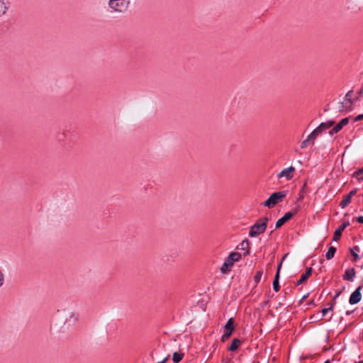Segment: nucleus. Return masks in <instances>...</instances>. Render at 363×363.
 <instances>
[{"label": "nucleus", "mask_w": 363, "mask_h": 363, "mask_svg": "<svg viewBox=\"0 0 363 363\" xmlns=\"http://www.w3.org/2000/svg\"><path fill=\"white\" fill-rule=\"evenodd\" d=\"M233 323V319L232 318H229L224 327L225 333L221 337L222 342H225V340H227L232 335L234 330Z\"/></svg>", "instance_id": "nucleus-6"}, {"label": "nucleus", "mask_w": 363, "mask_h": 363, "mask_svg": "<svg viewBox=\"0 0 363 363\" xmlns=\"http://www.w3.org/2000/svg\"><path fill=\"white\" fill-rule=\"evenodd\" d=\"M362 120H363V115H357L354 118V121L357 122V121H362Z\"/></svg>", "instance_id": "nucleus-30"}, {"label": "nucleus", "mask_w": 363, "mask_h": 363, "mask_svg": "<svg viewBox=\"0 0 363 363\" xmlns=\"http://www.w3.org/2000/svg\"><path fill=\"white\" fill-rule=\"evenodd\" d=\"M324 363H330L328 361L325 362Z\"/></svg>", "instance_id": "nucleus-41"}, {"label": "nucleus", "mask_w": 363, "mask_h": 363, "mask_svg": "<svg viewBox=\"0 0 363 363\" xmlns=\"http://www.w3.org/2000/svg\"><path fill=\"white\" fill-rule=\"evenodd\" d=\"M361 289H362V287L359 286L351 294V296L350 297V300H349V302H350V303L351 305L356 304V303H359L361 301V298H362V295H361V293H360Z\"/></svg>", "instance_id": "nucleus-9"}, {"label": "nucleus", "mask_w": 363, "mask_h": 363, "mask_svg": "<svg viewBox=\"0 0 363 363\" xmlns=\"http://www.w3.org/2000/svg\"><path fill=\"white\" fill-rule=\"evenodd\" d=\"M350 225L348 221L343 223L341 225H340L335 231L333 235V240L337 241L342 235V231Z\"/></svg>", "instance_id": "nucleus-12"}, {"label": "nucleus", "mask_w": 363, "mask_h": 363, "mask_svg": "<svg viewBox=\"0 0 363 363\" xmlns=\"http://www.w3.org/2000/svg\"><path fill=\"white\" fill-rule=\"evenodd\" d=\"M328 106H329V105H327V106L324 108V109H323V111H324V112H327V111H328V110H329Z\"/></svg>", "instance_id": "nucleus-37"}, {"label": "nucleus", "mask_w": 363, "mask_h": 363, "mask_svg": "<svg viewBox=\"0 0 363 363\" xmlns=\"http://www.w3.org/2000/svg\"><path fill=\"white\" fill-rule=\"evenodd\" d=\"M312 274V269L311 267L307 269L306 272L303 274L300 278V279L296 282V285L298 286L301 285L306 281V280L309 278V277Z\"/></svg>", "instance_id": "nucleus-16"}, {"label": "nucleus", "mask_w": 363, "mask_h": 363, "mask_svg": "<svg viewBox=\"0 0 363 363\" xmlns=\"http://www.w3.org/2000/svg\"><path fill=\"white\" fill-rule=\"evenodd\" d=\"M6 9L7 8L6 7L4 2L2 0H0V16L5 13Z\"/></svg>", "instance_id": "nucleus-28"}, {"label": "nucleus", "mask_w": 363, "mask_h": 363, "mask_svg": "<svg viewBox=\"0 0 363 363\" xmlns=\"http://www.w3.org/2000/svg\"><path fill=\"white\" fill-rule=\"evenodd\" d=\"M358 178H359V179H363V176L362 177L361 176V177H359Z\"/></svg>", "instance_id": "nucleus-38"}, {"label": "nucleus", "mask_w": 363, "mask_h": 363, "mask_svg": "<svg viewBox=\"0 0 363 363\" xmlns=\"http://www.w3.org/2000/svg\"><path fill=\"white\" fill-rule=\"evenodd\" d=\"M5 277L3 272L0 269V288L4 285Z\"/></svg>", "instance_id": "nucleus-29"}, {"label": "nucleus", "mask_w": 363, "mask_h": 363, "mask_svg": "<svg viewBox=\"0 0 363 363\" xmlns=\"http://www.w3.org/2000/svg\"><path fill=\"white\" fill-rule=\"evenodd\" d=\"M356 103H357V101L355 100L354 101H351V100L345 101V99H343V101L342 102L338 103V111L340 113L351 112L354 109Z\"/></svg>", "instance_id": "nucleus-5"}, {"label": "nucleus", "mask_w": 363, "mask_h": 363, "mask_svg": "<svg viewBox=\"0 0 363 363\" xmlns=\"http://www.w3.org/2000/svg\"><path fill=\"white\" fill-rule=\"evenodd\" d=\"M241 259V254L237 252H231L225 259L224 263L220 267V272L223 274H228L230 268L235 262H238Z\"/></svg>", "instance_id": "nucleus-2"}, {"label": "nucleus", "mask_w": 363, "mask_h": 363, "mask_svg": "<svg viewBox=\"0 0 363 363\" xmlns=\"http://www.w3.org/2000/svg\"><path fill=\"white\" fill-rule=\"evenodd\" d=\"M334 124L333 121H328L324 123H321L317 128V130L321 134L323 131L330 128Z\"/></svg>", "instance_id": "nucleus-14"}, {"label": "nucleus", "mask_w": 363, "mask_h": 363, "mask_svg": "<svg viewBox=\"0 0 363 363\" xmlns=\"http://www.w3.org/2000/svg\"><path fill=\"white\" fill-rule=\"evenodd\" d=\"M76 96V94L74 92H69L63 96V101L65 102H68L70 100L73 99Z\"/></svg>", "instance_id": "nucleus-23"}, {"label": "nucleus", "mask_w": 363, "mask_h": 363, "mask_svg": "<svg viewBox=\"0 0 363 363\" xmlns=\"http://www.w3.org/2000/svg\"><path fill=\"white\" fill-rule=\"evenodd\" d=\"M285 196V191L274 192L272 194H271V196L267 199V200L262 203V205L269 208H272L277 203L281 202Z\"/></svg>", "instance_id": "nucleus-4"}, {"label": "nucleus", "mask_w": 363, "mask_h": 363, "mask_svg": "<svg viewBox=\"0 0 363 363\" xmlns=\"http://www.w3.org/2000/svg\"><path fill=\"white\" fill-rule=\"evenodd\" d=\"M294 214L295 213L292 212H287L286 213H285V215L282 218H279L277 221L275 228H279L281 227L286 221L291 219Z\"/></svg>", "instance_id": "nucleus-13"}, {"label": "nucleus", "mask_w": 363, "mask_h": 363, "mask_svg": "<svg viewBox=\"0 0 363 363\" xmlns=\"http://www.w3.org/2000/svg\"><path fill=\"white\" fill-rule=\"evenodd\" d=\"M347 9L348 10H351L352 11H358L360 10V7H359L356 4H354L353 3H351L348 6H347Z\"/></svg>", "instance_id": "nucleus-25"}, {"label": "nucleus", "mask_w": 363, "mask_h": 363, "mask_svg": "<svg viewBox=\"0 0 363 363\" xmlns=\"http://www.w3.org/2000/svg\"><path fill=\"white\" fill-rule=\"evenodd\" d=\"M333 306H334V303H332L329 308H323V309H322V310H321L322 316H321V318H320V320L323 316H325V314H326L328 311H332V310H333Z\"/></svg>", "instance_id": "nucleus-27"}, {"label": "nucleus", "mask_w": 363, "mask_h": 363, "mask_svg": "<svg viewBox=\"0 0 363 363\" xmlns=\"http://www.w3.org/2000/svg\"><path fill=\"white\" fill-rule=\"evenodd\" d=\"M353 95H354V91L352 89L348 91L344 97L345 101H348V100L354 101V97H353Z\"/></svg>", "instance_id": "nucleus-24"}, {"label": "nucleus", "mask_w": 363, "mask_h": 363, "mask_svg": "<svg viewBox=\"0 0 363 363\" xmlns=\"http://www.w3.org/2000/svg\"><path fill=\"white\" fill-rule=\"evenodd\" d=\"M357 221L359 223H363V216H359L357 218Z\"/></svg>", "instance_id": "nucleus-33"}, {"label": "nucleus", "mask_w": 363, "mask_h": 363, "mask_svg": "<svg viewBox=\"0 0 363 363\" xmlns=\"http://www.w3.org/2000/svg\"><path fill=\"white\" fill-rule=\"evenodd\" d=\"M355 363H363V362H362V361H361V362H355Z\"/></svg>", "instance_id": "nucleus-40"}, {"label": "nucleus", "mask_w": 363, "mask_h": 363, "mask_svg": "<svg viewBox=\"0 0 363 363\" xmlns=\"http://www.w3.org/2000/svg\"><path fill=\"white\" fill-rule=\"evenodd\" d=\"M241 341L238 338H234L228 347V350L230 352L235 351L240 345Z\"/></svg>", "instance_id": "nucleus-18"}, {"label": "nucleus", "mask_w": 363, "mask_h": 363, "mask_svg": "<svg viewBox=\"0 0 363 363\" xmlns=\"http://www.w3.org/2000/svg\"><path fill=\"white\" fill-rule=\"evenodd\" d=\"M359 251V248L358 246H355L353 248L350 249V252L354 257V260L357 261L359 259V255H357V252Z\"/></svg>", "instance_id": "nucleus-22"}, {"label": "nucleus", "mask_w": 363, "mask_h": 363, "mask_svg": "<svg viewBox=\"0 0 363 363\" xmlns=\"http://www.w3.org/2000/svg\"><path fill=\"white\" fill-rule=\"evenodd\" d=\"M341 294V291L337 292L334 296V299H336Z\"/></svg>", "instance_id": "nucleus-36"}, {"label": "nucleus", "mask_w": 363, "mask_h": 363, "mask_svg": "<svg viewBox=\"0 0 363 363\" xmlns=\"http://www.w3.org/2000/svg\"><path fill=\"white\" fill-rule=\"evenodd\" d=\"M357 193V189L352 190L347 196H350V199H352V196H354Z\"/></svg>", "instance_id": "nucleus-31"}, {"label": "nucleus", "mask_w": 363, "mask_h": 363, "mask_svg": "<svg viewBox=\"0 0 363 363\" xmlns=\"http://www.w3.org/2000/svg\"><path fill=\"white\" fill-rule=\"evenodd\" d=\"M238 95H239V93H238L236 96H235V97H234V101H235V102L236 101H238V102L240 101V100L241 97H240H240H238Z\"/></svg>", "instance_id": "nucleus-32"}, {"label": "nucleus", "mask_w": 363, "mask_h": 363, "mask_svg": "<svg viewBox=\"0 0 363 363\" xmlns=\"http://www.w3.org/2000/svg\"><path fill=\"white\" fill-rule=\"evenodd\" d=\"M320 135V133L317 129H314L312 133L308 135L307 138L304 140L300 145V147L301 149H305L307 147V146L311 143L312 145L314 144L315 140L317 138V137Z\"/></svg>", "instance_id": "nucleus-7"}, {"label": "nucleus", "mask_w": 363, "mask_h": 363, "mask_svg": "<svg viewBox=\"0 0 363 363\" xmlns=\"http://www.w3.org/2000/svg\"><path fill=\"white\" fill-rule=\"evenodd\" d=\"M268 220L267 217H262L258 219L255 223L251 226L249 231V236L255 238L264 233L267 227Z\"/></svg>", "instance_id": "nucleus-1"}, {"label": "nucleus", "mask_w": 363, "mask_h": 363, "mask_svg": "<svg viewBox=\"0 0 363 363\" xmlns=\"http://www.w3.org/2000/svg\"><path fill=\"white\" fill-rule=\"evenodd\" d=\"M351 201V199H350V196H346L343 200L340 203V206L342 208H344L347 206V205L350 203Z\"/></svg>", "instance_id": "nucleus-21"}, {"label": "nucleus", "mask_w": 363, "mask_h": 363, "mask_svg": "<svg viewBox=\"0 0 363 363\" xmlns=\"http://www.w3.org/2000/svg\"><path fill=\"white\" fill-rule=\"evenodd\" d=\"M315 318L314 315L311 316V319H313Z\"/></svg>", "instance_id": "nucleus-39"}, {"label": "nucleus", "mask_w": 363, "mask_h": 363, "mask_svg": "<svg viewBox=\"0 0 363 363\" xmlns=\"http://www.w3.org/2000/svg\"><path fill=\"white\" fill-rule=\"evenodd\" d=\"M294 172H295V168L292 166H290V167L281 170L277 174V178L280 179L282 177H286L288 180L291 179L294 177Z\"/></svg>", "instance_id": "nucleus-8"}, {"label": "nucleus", "mask_w": 363, "mask_h": 363, "mask_svg": "<svg viewBox=\"0 0 363 363\" xmlns=\"http://www.w3.org/2000/svg\"><path fill=\"white\" fill-rule=\"evenodd\" d=\"M262 271H258L257 272L255 277H254V279H255V281L257 284L261 280V278H262Z\"/></svg>", "instance_id": "nucleus-26"}, {"label": "nucleus", "mask_w": 363, "mask_h": 363, "mask_svg": "<svg viewBox=\"0 0 363 363\" xmlns=\"http://www.w3.org/2000/svg\"><path fill=\"white\" fill-rule=\"evenodd\" d=\"M348 123H349V118H342L331 130H329V134L330 135H333L334 133H338Z\"/></svg>", "instance_id": "nucleus-10"}, {"label": "nucleus", "mask_w": 363, "mask_h": 363, "mask_svg": "<svg viewBox=\"0 0 363 363\" xmlns=\"http://www.w3.org/2000/svg\"><path fill=\"white\" fill-rule=\"evenodd\" d=\"M239 249L241 250H244V256H246L250 254V242L248 240H244L240 244Z\"/></svg>", "instance_id": "nucleus-17"}, {"label": "nucleus", "mask_w": 363, "mask_h": 363, "mask_svg": "<svg viewBox=\"0 0 363 363\" xmlns=\"http://www.w3.org/2000/svg\"><path fill=\"white\" fill-rule=\"evenodd\" d=\"M130 4V0H109L108 7L113 11L118 13L125 12Z\"/></svg>", "instance_id": "nucleus-3"}, {"label": "nucleus", "mask_w": 363, "mask_h": 363, "mask_svg": "<svg viewBox=\"0 0 363 363\" xmlns=\"http://www.w3.org/2000/svg\"><path fill=\"white\" fill-rule=\"evenodd\" d=\"M184 357V354L182 352H174L172 356V360L174 363H179Z\"/></svg>", "instance_id": "nucleus-20"}, {"label": "nucleus", "mask_w": 363, "mask_h": 363, "mask_svg": "<svg viewBox=\"0 0 363 363\" xmlns=\"http://www.w3.org/2000/svg\"><path fill=\"white\" fill-rule=\"evenodd\" d=\"M286 256H287V254L284 256L279 265L277 267V273H276V275L274 277V279L273 281V289L275 291H279V290L280 289L279 284V273H280V269L281 267L282 262Z\"/></svg>", "instance_id": "nucleus-11"}, {"label": "nucleus", "mask_w": 363, "mask_h": 363, "mask_svg": "<svg viewBox=\"0 0 363 363\" xmlns=\"http://www.w3.org/2000/svg\"><path fill=\"white\" fill-rule=\"evenodd\" d=\"M362 172H363V169H360V170L357 171V172L355 173V174H356V175H357V177L360 176V175L362 174Z\"/></svg>", "instance_id": "nucleus-34"}, {"label": "nucleus", "mask_w": 363, "mask_h": 363, "mask_svg": "<svg viewBox=\"0 0 363 363\" xmlns=\"http://www.w3.org/2000/svg\"><path fill=\"white\" fill-rule=\"evenodd\" d=\"M356 272L354 268H350L347 269L345 274H343L342 277L345 280L347 281H353L354 278L355 277Z\"/></svg>", "instance_id": "nucleus-15"}, {"label": "nucleus", "mask_w": 363, "mask_h": 363, "mask_svg": "<svg viewBox=\"0 0 363 363\" xmlns=\"http://www.w3.org/2000/svg\"><path fill=\"white\" fill-rule=\"evenodd\" d=\"M169 359V357H167L165 358H164L161 362H159L157 363H165Z\"/></svg>", "instance_id": "nucleus-35"}, {"label": "nucleus", "mask_w": 363, "mask_h": 363, "mask_svg": "<svg viewBox=\"0 0 363 363\" xmlns=\"http://www.w3.org/2000/svg\"><path fill=\"white\" fill-rule=\"evenodd\" d=\"M335 252H336V248L333 246H330L328 248V252L325 254V258L328 260L331 259L332 258H333Z\"/></svg>", "instance_id": "nucleus-19"}]
</instances>
